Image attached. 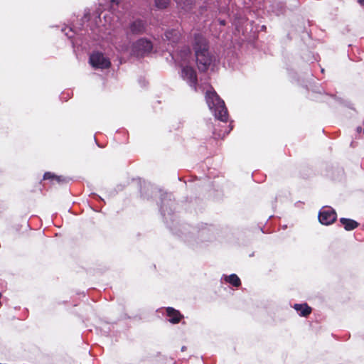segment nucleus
<instances>
[{
	"instance_id": "1",
	"label": "nucleus",
	"mask_w": 364,
	"mask_h": 364,
	"mask_svg": "<svg viewBox=\"0 0 364 364\" xmlns=\"http://www.w3.org/2000/svg\"><path fill=\"white\" fill-rule=\"evenodd\" d=\"M193 48L198 70L201 72L206 71L211 65L213 59L208 51V46L205 38L200 34L196 35Z\"/></svg>"
},
{
	"instance_id": "2",
	"label": "nucleus",
	"mask_w": 364,
	"mask_h": 364,
	"mask_svg": "<svg viewBox=\"0 0 364 364\" xmlns=\"http://www.w3.org/2000/svg\"><path fill=\"white\" fill-rule=\"evenodd\" d=\"M205 99L208 106L213 112L215 117L225 122L228 119V112L224 102L219 97L214 90L207 91Z\"/></svg>"
},
{
	"instance_id": "3",
	"label": "nucleus",
	"mask_w": 364,
	"mask_h": 364,
	"mask_svg": "<svg viewBox=\"0 0 364 364\" xmlns=\"http://www.w3.org/2000/svg\"><path fill=\"white\" fill-rule=\"evenodd\" d=\"M152 50V44L145 39H140L136 41L132 47V53L136 56H143Z\"/></svg>"
},
{
	"instance_id": "4",
	"label": "nucleus",
	"mask_w": 364,
	"mask_h": 364,
	"mask_svg": "<svg viewBox=\"0 0 364 364\" xmlns=\"http://www.w3.org/2000/svg\"><path fill=\"white\" fill-rule=\"evenodd\" d=\"M90 63L96 68H107L110 66V61L100 53H95L90 55Z\"/></svg>"
},
{
	"instance_id": "5",
	"label": "nucleus",
	"mask_w": 364,
	"mask_h": 364,
	"mask_svg": "<svg viewBox=\"0 0 364 364\" xmlns=\"http://www.w3.org/2000/svg\"><path fill=\"white\" fill-rule=\"evenodd\" d=\"M318 219L321 223L328 225L336 219V213L332 209H325L319 213Z\"/></svg>"
},
{
	"instance_id": "6",
	"label": "nucleus",
	"mask_w": 364,
	"mask_h": 364,
	"mask_svg": "<svg viewBox=\"0 0 364 364\" xmlns=\"http://www.w3.org/2000/svg\"><path fill=\"white\" fill-rule=\"evenodd\" d=\"M182 77L191 82L194 83L196 80V74L195 70L188 66L184 67L182 70Z\"/></svg>"
},
{
	"instance_id": "7",
	"label": "nucleus",
	"mask_w": 364,
	"mask_h": 364,
	"mask_svg": "<svg viewBox=\"0 0 364 364\" xmlns=\"http://www.w3.org/2000/svg\"><path fill=\"white\" fill-rule=\"evenodd\" d=\"M166 38L173 43L176 42L179 40L181 34L178 31L176 30H168L165 33Z\"/></svg>"
},
{
	"instance_id": "8",
	"label": "nucleus",
	"mask_w": 364,
	"mask_h": 364,
	"mask_svg": "<svg viewBox=\"0 0 364 364\" xmlns=\"http://www.w3.org/2000/svg\"><path fill=\"white\" fill-rule=\"evenodd\" d=\"M167 314H168V316L169 317H171V318H170L171 322L174 323L179 322L181 317L179 311L175 310L173 308H168Z\"/></svg>"
},
{
	"instance_id": "9",
	"label": "nucleus",
	"mask_w": 364,
	"mask_h": 364,
	"mask_svg": "<svg viewBox=\"0 0 364 364\" xmlns=\"http://www.w3.org/2000/svg\"><path fill=\"white\" fill-rule=\"evenodd\" d=\"M340 221L344 225L346 230H352L358 225L356 221L351 219L341 218Z\"/></svg>"
},
{
	"instance_id": "10",
	"label": "nucleus",
	"mask_w": 364,
	"mask_h": 364,
	"mask_svg": "<svg viewBox=\"0 0 364 364\" xmlns=\"http://www.w3.org/2000/svg\"><path fill=\"white\" fill-rule=\"evenodd\" d=\"M177 5L185 11H188L192 8L193 0H174Z\"/></svg>"
},
{
	"instance_id": "11",
	"label": "nucleus",
	"mask_w": 364,
	"mask_h": 364,
	"mask_svg": "<svg viewBox=\"0 0 364 364\" xmlns=\"http://www.w3.org/2000/svg\"><path fill=\"white\" fill-rule=\"evenodd\" d=\"M294 309L298 311H301V315L304 316H306L311 313V308L309 307L306 304H296L294 306Z\"/></svg>"
},
{
	"instance_id": "12",
	"label": "nucleus",
	"mask_w": 364,
	"mask_h": 364,
	"mask_svg": "<svg viewBox=\"0 0 364 364\" xmlns=\"http://www.w3.org/2000/svg\"><path fill=\"white\" fill-rule=\"evenodd\" d=\"M226 281L232 284L235 287H238L240 284V280L236 274H231L226 277Z\"/></svg>"
},
{
	"instance_id": "13",
	"label": "nucleus",
	"mask_w": 364,
	"mask_h": 364,
	"mask_svg": "<svg viewBox=\"0 0 364 364\" xmlns=\"http://www.w3.org/2000/svg\"><path fill=\"white\" fill-rule=\"evenodd\" d=\"M171 0H155V6L159 9H164L168 6Z\"/></svg>"
},
{
	"instance_id": "14",
	"label": "nucleus",
	"mask_w": 364,
	"mask_h": 364,
	"mask_svg": "<svg viewBox=\"0 0 364 364\" xmlns=\"http://www.w3.org/2000/svg\"><path fill=\"white\" fill-rule=\"evenodd\" d=\"M82 21L83 23L92 21V17L91 14H90V12L89 9H85V10L84 16H83V17L82 18Z\"/></svg>"
},
{
	"instance_id": "15",
	"label": "nucleus",
	"mask_w": 364,
	"mask_h": 364,
	"mask_svg": "<svg viewBox=\"0 0 364 364\" xmlns=\"http://www.w3.org/2000/svg\"><path fill=\"white\" fill-rule=\"evenodd\" d=\"M93 21H94V23H97L98 21H102L101 15L100 14H99V15L95 14V19Z\"/></svg>"
},
{
	"instance_id": "16",
	"label": "nucleus",
	"mask_w": 364,
	"mask_h": 364,
	"mask_svg": "<svg viewBox=\"0 0 364 364\" xmlns=\"http://www.w3.org/2000/svg\"><path fill=\"white\" fill-rule=\"evenodd\" d=\"M54 176L50 173H46L44 174L43 178L44 179H49L51 178H53Z\"/></svg>"
},
{
	"instance_id": "17",
	"label": "nucleus",
	"mask_w": 364,
	"mask_h": 364,
	"mask_svg": "<svg viewBox=\"0 0 364 364\" xmlns=\"http://www.w3.org/2000/svg\"><path fill=\"white\" fill-rule=\"evenodd\" d=\"M112 6H113V4H114L116 6H118L119 4V0H111Z\"/></svg>"
},
{
	"instance_id": "18",
	"label": "nucleus",
	"mask_w": 364,
	"mask_h": 364,
	"mask_svg": "<svg viewBox=\"0 0 364 364\" xmlns=\"http://www.w3.org/2000/svg\"><path fill=\"white\" fill-rule=\"evenodd\" d=\"M358 3L361 6H364V0H358Z\"/></svg>"
},
{
	"instance_id": "19",
	"label": "nucleus",
	"mask_w": 364,
	"mask_h": 364,
	"mask_svg": "<svg viewBox=\"0 0 364 364\" xmlns=\"http://www.w3.org/2000/svg\"><path fill=\"white\" fill-rule=\"evenodd\" d=\"M361 130H362L361 127H358V128H357V132H358V133H360V132H361Z\"/></svg>"
},
{
	"instance_id": "20",
	"label": "nucleus",
	"mask_w": 364,
	"mask_h": 364,
	"mask_svg": "<svg viewBox=\"0 0 364 364\" xmlns=\"http://www.w3.org/2000/svg\"><path fill=\"white\" fill-rule=\"evenodd\" d=\"M104 18H105V22L107 23L108 21L107 19V16L106 15L104 16Z\"/></svg>"
},
{
	"instance_id": "21",
	"label": "nucleus",
	"mask_w": 364,
	"mask_h": 364,
	"mask_svg": "<svg viewBox=\"0 0 364 364\" xmlns=\"http://www.w3.org/2000/svg\"><path fill=\"white\" fill-rule=\"evenodd\" d=\"M186 350V347L185 346H183L182 348H181V350L182 351H184Z\"/></svg>"
},
{
	"instance_id": "22",
	"label": "nucleus",
	"mask_w": 364,
	"mask_h": 364,
	"mask_svg": "<svg viewBox=\"0 0 364 364\" xmlns=\"http://www.w3.org/2000/svg\"><path fill=\"white\" fill-rule=\"evenodd\" d=\"M220 23H225V21H220Z\"/></svg>"
},
{
	"instance_id": "23",
	"label": "nucleus",
	"mask_w": 364,
	"mask_h": 364,
	"mask_svg": "<svg viewBox=\"0 0 364 364\" xmlns=\"http://www.w3.org/2000/svg\"><path fill=\"white\" fill-rule=\"evenodd\" d=\"M58 181H59V177H55Z\"/></svg>"
}]
</instances>
